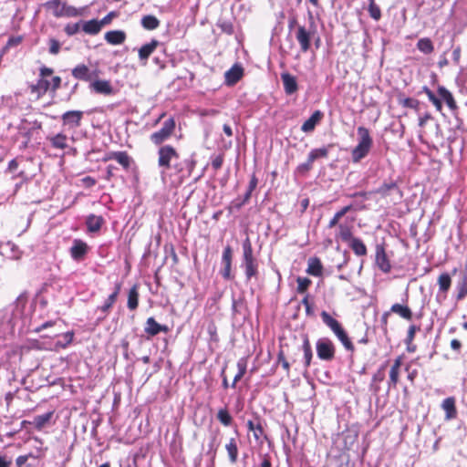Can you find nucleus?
<instances>
[{
	"instance_id": "1",
	"label": "nucleus",
	"mask_w": 467,
	"mask_h": 467,
	"mask_svg": "<svg viewBox=\"0 0 467 467\" xmlns=\"http://www.w3.org/2000/svg\"><path fill=\"white\" fill-rule=\"evenodd\" d=\"M53 74L54 69L52 67L47 66L40 67L36 83L29 86L30 93L37 99L42 98L48 91L55 94L61 88L62 79L59 76H54L49 81L47 78Z\"/></svg>"
},
{
	"instance_id": "2",
	"label": "nucleus",
	"mask_w": 467,
	"mask_h": 467,
	"mask_svg": "<svg viewBox=\"0 0 467 467\" xmlns=\"http://www.w3.org/2000/svg\"><path fill=\"white\" fill-rule=\"evenodd\" d=\"M357 132L358 141L351 150V161L353 163H358L361 160L366 158L373 146V139L368 128L359 126L357 129Z\"/></svg>"
},
{
	"instance_id": "3",
	"label": "nucleus",
	"mask_w": 467,
	"mask_h": 467,
	"mask_svg": "<svg viewBox=\"0 0 467 467\" xmlns=\"http://www.w3.org/2000/svg\"><path fill=\"white\" fill-rule=\"evenodd\" d=\"M243 268L244 270L246 281L252 278H257L259 275V263L254 254L252 242L249 237H246L243 244Z\"/></svg>"
},
{
	"instance_id": "4",
	"label": "nucleus",
	"mask_w": 467,
	"mask_h": 467,
	"mask_svg": "<svg viewBox=\"0 0 467 467\" xmlns=\"http://www.w3.org/2000/svg\"><path fill=\"white\" fill-rule=\"evenodd\" d=\"M422 92L426 94L429 100L435 107L436 110L439 112L442 111V102L441 99L444 100L447 107L452 111H456L458 109L457 102L452 95V93L447 89L444 86H439L437 88V93L441 99H439L428 87L424 86L422 88Z\"/></svg>"
},
{
	"instance_id": "5",
	"label": "nucleus",
	"mask_w": 467,
	"mask_h": 467,
	"mask_svg": "<svg viewBox=\"0 0 467 467\" xmlns=\"http://www.w3.org/2000/svg\"><path fill=\"white\" fill-rule=\"evenodd\" d=\"M320 316L323 323L331 329V331L336 335L337 339L341 342L343 347L348 351L354 352L355 347L352 341L350 340L349 337L348 336V333L340 324V322L337 321L333 317H331L330 314L327 313V311H322Z\"/></svg>"
},
{
	"instance_id": "6",
	"label": "nucleus",
	"mask_w": 467,
	"mask_h": 467,
	"mask_svg": "<svg viewBox=\"0 0 467 467\" xmlns=\"http://www.w3.org/2000/svg\"><path fill=\"white\" fill-rule=\"evenodd\" d=\"M45 7L51 10L55 17H76L80 15L78 8L69 5L65 0H48L45 3Z\"/></svg>"
},
{
	"instance_id": "7",
	"label": "nucleus",
	"mask_w": 467,
	"mask_h": 467,
	"mask_svg": "<svg viewBox=\"0 0 467 467\" xmlns=\"http://www.w3.org/2000/svg\"><path fill=\"white\" fill-rule=\"evenodd\" d=\"M176 122L173 117L167 119L161 130L153 132L150 136V141L157 146H162L161 144L168 140L175 131Z\"/></svg>"
},
{
	"instance_id": "8",
	"label": "nucleus",
	"mask_w": 467,
	"mask_h": 467,
	"mask_svg": "<svg viewBox=\"0 0 467 467\" xmlns=\"http://www.w3.org/2000/svg\"><path fill=\"white\" fill-rule=\"evenodd\" d=\"M180 159V153L171 145H162L158 150V165L164 170H170L172 167V161Z\"/></svg>"
},
{
	"instance_id": "9",
	"label": "nucleus",
	"mask_w": 467,
	"mask_h": 467,
	"mask_svg": "<svg viewBox=\"0 0 467 467\" xmlns=\"http://www.w3.org/2000/svg\"><path fill=\"white\" fill-rule=\"evenodd\" d=\"M316 349L317 357L321 360L331 361L335 358L336 347L327 337L319 338L316 343Z\"/></svg>"
},
{
	"instance_id": "10",
	"label": "nucleus",
	"mask_w": 467,
	"mask_h": 467,
	"mask_svg": "<svg viewBox=\"0 0 467 467\" xmlns=\"http://www.w3.org/2000/svg\"><path fill=\"white\" fill-rule=\"evenodd\" d=\"M403 355L398 356L392 362L389 371V379H388V388L389 389H395L400 383V372L401 366L403 363Z\"/></svg>"
},
{
	"instance_id": "11",
	"label": "nucleus",
	"mask_w": 467,
	"mask_h": 467,
	"mask_svg": "<svg viewBox=\"0 0 467 467\" xmlns=\"http://www.w3.org/2000/svg\"><path fill=\"white\" fill-rule=\"evenodd\" d=\"M263 423L264 420L257 413H254V419L249 420L246 423L248 431L253 432L256 441H262V439L267 440Z\"/></svg>"
},
{
	"instance_id": "12",
	"label": "nucleus",
	"mask_w": 467,
	"mask_h": 467,
	"mask_svg": "<svg viewBox=\"0 0 467 467\" xmlns=\"http://www.w3.org/2000/svg\"><path fill=\"white\" fill-rule=\"evenodd\" d=\"M99 73V70L91 71L85 64H78L71 70V74L76 79L90 83L94 78H98Z\"/></svg>"
},
{
	"instance_id": "13",
	"label": "nucleus",
	"mask_w": 467,
	"mask_h": 467,
	"mask_svg": "<svg viewBox=\"0 0 467 467\" xmlns=\"http://www.w3.org/2000/svg\"><path fill=\"white\" fill-rule=\"evenodd\" d=\"M232 261H233V250L230 245H227L223 252L222 263L223 268L221 270V275L225 280H231L232 275Z\"/></svg>"
},
{
	"instance_id": "14",
	"label": "nucleus",
	"mask_w": 467,
	"mask_h": 467,
	"mask_svg": "<svg viewBox=\"0 0 467 467\" xmlns=\"http://www.w3.org/2000/svg\"><path fill=\"white\" fill-rule=\"evenodd\" d=\"M89 88L95 93L106 96L112 95L115 92L110 81L106 79L94 78Z\"/></svg>"
},
{
	"instance_id": "15",
	"label": "nucleus",
	"mask_w": 467,
	"mask_h": 467,
	"mask_svg": "<svg viewBox=\"0 0 467 467\" xmlns=\"http://www.w3.org/2000/svg\"><path fill=\"white\" fill-rule=\"evenodd\" d=\"M296 39L300 45L302 52L306 53L311 47V32L308 31L304 26H298L296 33Z\"/></svg>"
},
{
	"instance_id": "16",
	"label": "nucleus",
	"mask_w": 467,
	"mask_h": 467,
	"mask_svg": "<svg viewBox=\"0 0 467 467\" xmlns=\"http://www.w3.org/2000/svg\"><path fill=\"white\" fill-rule=\"evenodd\" d=\"M88 246L81 239H75L70 248V255L75 261H81L88 254Z\"/></svg>"
},
{
	"instance_id": "17",
	"label": "nucleus",
	"mask_w": 467,
	"mask_h": 467,
	"mask_svg": "<svg viewBox=\"0 0 467 467\" xmlns=\"http://www.w3.org/2000/svg\"><path fill=\"white\" fill-rule=\"evenodd\" d=\"M144 331L149 337H155L161 332L168 333L170 328L165 325L159 324L154 317H150L146 320Z\"/></svg>"
},
{
	"instance_id": "18",
	"label": "nucleus",
	"mask_w": 467,
	"mask_h": 467,
	"mask_svg": "<svg viewBox=\"0 0 467 467\" xmlns=\"http://www.w3.org/2000/svg\"><path fill=\"white\" fill-rule=\"evenodd\" d=\"M83 112L80 110H68L62 115L63 124L69 128H78L81 125Z\"/></svg>"
},
{
	"instance_id": "19",
	"label": "nucleus",
	"mask_w": 467,
	"mask_h": 467,
	"mask_svg": "<svg viewBox=\"0 0 467 467\" xmlns=\"http://www.w3.org/2000/svg\"><path fill=\"white\" fill-rule=\"evenodd\" d=\"M121 290V283L115 284L113 292L108 296L104 304L98 307L103 314L108 315L114 304L117 302L119 295Z\"/></svg>"
},
{
	"instance_id": "20",
	"label": "nucleus",
	"mask_w": 467,
	"mask_h": 467,
	"mask_svg": "<svg viewBox=\"0 0 467 467\" xmlns=\"http://www.w3.org/2000/svg\"><path fill=\"white\" fill-rule=\"evenodd\" d=\"M376 265L383 273H389L391 270L390 262L387 256L386 251L382 246L376 248Z\"/></svg>"
},
{
	"instance_id": "21",
	"label": "nucleus",
	"mask_w": 467,
	"mask_h": 467,
	"mask_svg": "<svg viewBox=\"0 0 467 467\" xmlns=\"http://www.w3.org/2000/svg\"><path fill=\"white\" fill-rule=\"evenodd\" d=\"M441 409L445 412V420H451L457 418L458 411L456 408V400L454 397H448L443 400Z\"/></svg>"
},
{
	"instance_id": "22",
	"label": "nucleus",
	"mask_w": 467,
	"mask_h": 467,
	"mask_svg": "<svg viewBox=\"0 0 467 467\" xmlns=\"http://www.w3.org/2000/svg\"><path fill=\"white\" fill-rule=\"evenodd\" d=\"M244 76V68L239 65H234L225 72V82L229 86L236 84Z\"/></svg>"
},
{
	"instance_id": "23",
	"label": "nucleus",
	"mask_w": 467,
	"mask_h": 467,
	"mask_svg": "<svg viewBox=\"0 0 467 467\" xmlns=\"http://www.w3.org/2000/svg\"><path fill=\"white\" fill-rule=\"evenodd\" d=\"M104 38L108 44L117 46L125 42L127 35L123 30H110L105 33Z\"/></svg>"
},
{
	"instance_id": "24",
	"label": "nucleus",
	"mask_w": 467,
	"mask_h": 467,
	"mask_svg": "<svg viewBox=\"0 0 467 467\" xmlns=\"http://www.w3.org/2000/svg\"><path fill=\"white\" fill-rule=\"evenodd\" d=\"M105 220L101 215L89 214L86 218V226L88 233H98L100 231Z\"/></svg>"
},
{
	"instance_id": "25",
	"label": "nucleus",
	"mask_w": 467,
	"mask_h": 467,
	"mask_svg": "<svg viewBox=\"0 0 467 467\" xmlns=\"http://www.w3.org/2000/svg\"><path fill=\"white\" fill-rule=\"evenodd\" d=\"M320 110H316L301 126V130L306 133L312 132L323 118Z\"/></svg>"
},
{
	"instance_id": "26",
	"label": "nucleus",
	"mask_w": 467,
	"mask_h": 467,
	"mask_svg": "<svg viewBox=\"0 0 467 467\" xmlns=\"http://www.w3.org/2000/svg\"><path fill=\"white\" fill-rule=\"evenodd\" d=\"M390 312L398 315L407 321H410L413 318L412 310L407 304L395 303L391 306Z\"/></svg>"
},
{
	"instance_id": "27",
	"label": "nucleus",
	"mask_w": 467,
	"mask_h": 467,
	"mask_svg": "<svg viewBox=\"0 0 467 467\" xmlns=\"http://www.w3.org/2000/svg\"><path fill=\"white\" fill-rule=\"evenodd\" d=\"M285 92L287 95L296 93L298 89L296 78L289 73L281 74Z\"/></svg>"
},
{
	"instance_id": "28",
	"label": "nucleus",
	"mask_w": 467,
	"mask_h": 467,
	"mask_svg": "<svg viewBox=\"0 0 467 467\" xmlns=\"http://www.w3.org/2000/svg\"><path fill=\"white\" fill-rule=\"evenodd\" d=\"M225 450L228 454L229 462L232 464H235L238 462V440L236 438H230L228 442L225 444Z\"/></svg>"
},
{
	"instance_id": "29",
	"label": "nucleus",
	"mask_w": 467,
	"mask_h": 467,
	"mask_svg": "<svg viewBox=\"0 0 467 467\" xmlns=\"http://www.w3.org/2000/svg\"><path fill=\"white\" fill-rule=\"evenodd\" d=\"M54 413V410H50L45 414L36 416L32 421V425H34L38 431H42L46 426L50 424Z\"/></svg>"
},
{
	"instance_id": "30",
	"label": "nucleus",
	"mask_w": 467,
	"mask_h": 467,
	"mask_svg": "<svg viewBox=\"0 0 467 467\" xmlns=\"http://www.w3.org/2000/svg\"><path fill=\"white\" fill-rule=\"evenodd\" d=\"M160 45V42L156 39H152L150 43H147L139 49V58L141 61H146L155 49Z\"/></svg>"
},
{
	"instance_id": "31",
	"label": "nucleus",
	"mask_w": 467,
	"mask_h": 467,
	"mask_svg": "<svg viewBox=\"0 0 467 467\" xmlns=\"http://www.w3.org/2000/svg\"><path fill=\"white\" fill-rule=\"evenodd\" d=\"M306 273L313 276H321L323 274V265L318 257H310L307 262Z\"/></svg>"
},
{
	"instance_id": "32",
	"label": "nucleus",
	"mask_w": 467,
	"mask_h": 467,
	"mask_svg": "<svg viewBox=\"0 0 467 467\" xmlns=\"http://www.w3.org/2000/svg\"><path fill=\"white\" fill-rule=\"evenodd\" d=\"M47 140L54 149L65 150L68 147V139L64 133H57L54 136L47 137Z\"/></svg>"
},
{
	"instance_id": "33",
	"label": "nucleus",
	"mask_w": 467,
	"mask_h": 467,
	"mask_svg": "<svg viewBox=\"0 0 467 467\" xmlns=\"http://www.w3.org/2000/svg\"><path fill=\"white\" fill-rule=\"evenodd\" d=\"M113 158L114 161H116L125 171H129L131 164L133 163V159L131 156L124 150L116 151V154Z\"/></svg>"
},
{
	"instance_id": "34",
	"label": "nucleus",
	"mask_w": 467,
	"mask_h": 467,
	"mask_svg": "<svg viewBox=\"0 0 467 467\" xmlns=\"http://www.w3.org/2000/svg\"><path fill=\"white\" fill-rule=\"evenodd\" d=\"M139 288L137 285H134L128 294L127 306L130 311H134L139 306Z\"/></svg>"
},
{
	"instance_id": "35",
	"label": "nucleus",
	"mask_w": 467,
	"mask_h": 467,
	"mask_svg": "<svg viewBox=\"0 0 467 467\" xmlns=\"http://www.w3.org/2000/svg\"><path fill=\"white\" fill-rule=\"evenodd\" d=\"M302 350L304 352L305 367L308 368L311 365V361L313 358V352H312L311 343H310V340H309V337L307 335L304 336Z\"/></svg>"
},
{
	"instance_id": "36",
	"label": "nucleus",
	"mask_w": 467,
	"mask_h": 467,
	"mask_svg": "<svg viewBox=\"0 0 467 467\" xmlns=\"http://www.w3.org/2000/svg\"><path fill=\"white\" fill-rule=\"evenodd\" d=\"M349 247L352 249L354 254L358 256H364L367 254L368 250L363 243V241L359 238H355L348 243Z\"/></svg>"
},
{
	"instance_id": "37",
	"label": "nucleus",
	"mask_w": 467,
	"mask_h": 467,
	"mask_svg": "<svg viewBox=\"0 0 467 467\" xmlns=\"http://www.w3.org/2000/svg\"><path fill=\"white\" fill-rule=\"evenodd\" d=\"M216 419L219 420V422L222 425H223L225 427L232 426L233 422H234V418L230 414V412L226 407L219 409V410L216 414Z\"/></svg>"
},
{
	"instance_id": "38",
	"label": "nucleus",
	"mask_w": 467,
	"mask_h": 467,
	"mask_svg": "<svg viewBox=\"0 0 467 467\" xmlns=\"http://www.w3.org/2000/svg\"><path fill=\"white\" fill-rule=\"evenodd\" d=\"M101 28L102 26L97 19L86 21L82 26L83 31L88 35H97L100 32Z\"/></svg>"
},
{
	"instance_id": "39",
	"label": "nucleus",
	"mask_w": 467,
	"mask_h": 467,
	"mask_svg": "<svg viewBox=\"0 0 467 467\" xmlns=\"http://www.w3.org/2000/svg\"><path fill=\"white\" fill-rule=\"evenodd\" d=\"M160 20L152 15H147L141 18V26L146 30H154L160 26Z\"/></svg>"
},
{
	"instance_id": "40",
	"label": "nucleus",
	"mask_w": 467,
	"mask_h": 467,
	"mask_svg": "<svg viewBox=\"0 0 467 467\" xmlns=\"http://www.w3.org/2000/svg\"><path fill=\"white\" fill-rule=\"evenodd\" d=\"M417 48L425 55H430L434 51V46L431 38L422 37L417 42Z\"/></svg>"
},
{
	"instance_id": "41",
	"label": "nucleus",
	"mask_w": 467,
	"mask_h": 467,
	"mask_svg": "<svg viewBox=\"0 0 467 467\" xmlns=\"http://www.w3.org/2000/svg\"><path fill=\"white\" fill-rule=\"evenodd\" d=\"M439 290L447 293L451 285V277L448 273H442L438 277Z\"/></svg>"
},
{
	"instance_id": "42",
	"label": "nucleus",
	"mask_w": 467,
	"mask_h": 467,
	"mask_svg": "<svg viewBox=\"0 0 467 467\" xmlns=\"http://www.w3.org/2000/svg\"><path fill=\"white\" fill-rule=\"evenodd\" d=\"M328 156V147H322L318 149L312 150L307 158L309 159L310 162L316 161L318 159H326Z\"/></svg>"
},
{
	"instance_id": "43",
	"label": "nucleus",
	"mask_w": 467,
	"mask_h": 467,
	"mask_svg": "<svg viewBox=\"0 0 467 467\" xmlns=\"http://www.w3.org/2000/svg\"><path fill=\"white\" fill-rule=\"evenodd\" d=\"M246 367H247L246 359L241 358L238 360V362H237L238 372L234 378V380L231 385L232 388L234 389L236 387V383L239 380H241V379L244 376V374L246 373Z\"/></svg>"
},
{
	"instance_id": "44",
	"label": "nucleus",
	"mask_w": 467,
	"mask_h": 467,
	"mask_svg": "<svg viewBox=\"0 0 467 467\" xmlns=\"http://www.w3.org/2000/svg\"><path fill=\"white\" fill-rule=\"evenodd\" d=\"M392 190H397L400 193H401L397 182L392 181L389 182H384L379 188L377 189L376 192L381 195L382 197H386L389 195V192Z\"/></svg>"
},
{
	"instance_id": "45",
	"label": "nucleus",
	"mask_w": 467,
	"mask_h": 467,
	"mask_svg": "<svg viewBox=\"0 0 467 467\" xmlns=\"http://www.w3.org/2000/svg\"><path fill=\"white\" fill-rule=\"evenodd\" d=\"M338 236L339 238L346 243L351 242V240L355 239L356 237H353L351 227L346 225V224H339L338 225Z\"/></svg>"
},
{
	"instance_id": "46",
	"label": "nucleus",
	"mask_w": 467,
	"mask_h": 467,
	"mask_svg": "<svg viewBox=\"0 0 467 467\" xmlns=\"http://www.w3.org/2000/svg\"><path fill=\"white\" fill-rule=\"evenodd\" d=\"M399 104L404 108L413 109L418 110L420 106V101L416 99L412 98H404L402 95H399L398 97Z\"/></svg>"
},
{
	"instance_id": "47",
	"label": "nucleus",
	"mask_w": 467,
	"mask_h": 467,
	"mask_svg": "<svg viewBox=\"0 0 467 467\" xmlns=\"http://www.w3.org/2000/svg\"><path fill=\"white\" fill-rule=\"evenodd\" d=\"M368 11L371 18L379 21L381 17V10L379 6L375 3V0H369Z\"/></svg>"
},
{
	"instance_id": "48",
	"label": "nucleus",
	"mask_w": 467,
	"mask_h": 467,
	"mask_svg": "<svg viewBox=\"0 0 467 467\" xmlns=\"http://www.w3.org/2000/svg\"><path fill=\"white\" fill-rule=\"evenodd\" d=\"M457 300H462L467 296V277L462 276L457 285Z\"/></svg>"
},
{
	"instance_id": "49",
	"label": "nucleus",
	"mask_w": 467,
	"mask_h": 467,
	"mask_svg": "<svg viewBox=\"0 0 467 467\" xmlns=\"http://www.w3.org/2000/svg\"><path fill=\"white\" fill-rule=\"evenodd\" d=\"M296 282H297L296 291L299 294H305L306 292V290L308 289V287L310 286V285L312 284V281L309 278L301 277V276L297 277Z\"/></svg>"
},
{
	"instance_id": "50",
	"label": "nucleus",
	"mask_w": 467,
	"mask_h": 467,
	"mask_svg": "<svg viewBox=\"0 0 467 467\" xmlns=\"http://www.w3.org/2000/svg\"><path fill=\"white\" fill-rule=\"evenodd\" d=\"M389 361H385L372 376V382H382L385 379V368Z\"/></svg>"
},
{
	"instance_id": "51",
	"label": "nucleus",
	"mask_w": 467,
	"mask_h": 467,
	"mask_svg": "<svg viewBox=\"0 0 467 467\" xmlns=\"http://www.w3.org/2000/svg\"><path fill=\"white\" fill-rule=\"evenodd\" d=\"M217 26L225 34H234V26L230 21H219Z\"/></svg>"
},
{
	"instance_id": "52",
	"label": "nucleus",
	"mask_w": 467,
	"mask_h": 467,
	"mask_svg": "<svg viewBox=\"0 0 467 467\" xmlns=\"http://www.w3.org/2000/svg\"><path fill=\"white\" fill-rule=\"evenodd\" d=\"M420 330V326L410 325L407 331L405 342H413L416 333L419 332Z\"/></svg>"
},
{
	"instance_id": "53",
	"label": "nucleus",
	"mask_w": 467,
	"mask_h": 467,
	"mask_svg": "<svg viewBox=\"0 0 467 467\" xmlns=\"http://www.w3.org/2000/svg\"><path fill=\"white\" fill-rule=\"evenodd\" d=\"M49 44V53L52 55H57L60 51L61 45L58 40L55 38H50L48 41Z\"/></svg>"
},
{
	"instance_id": "54",
	"label": "nucleus",
	"mask_w": 467,
	"mask_h": 467,
	"mask_svg": "<svg viewBox=\"0 0 467 467\" xmlns=\"http://www.w3.org/2000/svg\"><path fill=\"white\" fill-rule=\"evenodd\" d=\"M405 370L408 372L407 374V379L410 381L411 385L414 384L415 379L418 377V369L413 368L410 369V364H407L405 367Z\"/></svg>"
},
{
	"instance_id": "55",
	"label": "nucleus",
	"mask_w": 467,
	"mask_h": 467,
	"mask_svg": "<svg viewBox=\"0 0 467 467\" xmlns=\"http://www.w3.org/2000/svg\"><path fill=\"white\" fill-rule=\"evenodd\" d=\"M224 161V155L223 153H221L217 156H215L212 161V167L214 171H218L222 168L223 163Z\"/></svg>"
},
{
	"instance_id": "56",
	"label": "nucleus",
	"mask_w": 467,
	"mask_h": 467,
	"mask_svg": "<svg viewBox=\"0 0 467 467\" xmlns=\"http://www.w3.org/2000/svg\"><path fill=\"white\" fill-rule=\"evenodd\" d=\"M313 167V162L309 161L307 158L306 161L297 166L296 171L300 174H306Z\"/></svg>"
},
{
	"instance_id": "57",
	"label": "nucleus",
	"mask_w": 467,
	"mask_h": 467,
	"mask_svg": "<svg viewBox=\"0 0 467 467\" xmlns=\"http://www.w3.org/2000/svg\"><path fill=\"white\" fill-rule=\"evenodd\" d=\"M66 34L67 36H73L77 34L79 30V24L78 23H70L67 24L64 28Z\"/></svg>"
},
{
	"instance_id": "58",
	"label": "nucleus",
	"mask_w": 467,
	"mask_h": 467,
	"mask_svg": "<svg viewBox=\"0 0 467 467\" xmlns=\"http://www.w3.org/2000/svg\"><path fill=\"white\" fill-rule=\"evenodd\" d=\"M116 16H117V13L114 11H111L108 15H106L101 20H99V24L101 25V26L109 25L111 23L112 19Z\"/></svg>"
},
{
	"instance_id": "59",
	"label": "nucleus",
	"mask_w": 467,
	"mask_h": 467,
	"mask_svg": "<svg viewBox=\"0 0 467 467\" xmlns=\"http://www.w3.org/2000/svg\"><path fill=\"white\" fill-rule=\"evenodd\" d=\"M461 56H462V48L460 46H458L452 51V60L455 65L460 64Z\"/></svg>"
},
{
	"instance_id": "60",
	"label": "nucleus",
	"mask_w": 467,
	"mask_h": 467,
	"mask_svg": "<svg viewBox=\"0 0 467 467\" xmlns=\"http://www.w3.org/2000/svg\"><path fill=\"white\" fill-rule=\"evenodd\" d=\"M278 362L281 363L282 368L288 373L290 370V364L285 358L283 352L278 354Z\"/></svg>"
},
{
	"instance_id": "61",
	"label": "nucleus",
	"mask_w": 467,
	"mask_h": 467,
	"mask_svg": "<svg viewBox=\"0 0 467 467\" xmlns=\"http://www.w3.org/2000/svg\"><path fill=\"white\" fill-rule=\"evenodd\" d=\"M342 218V216L340 215V213H338L337 212L334 214V216L330 219L329 223H328V228H333L337 225H339V220Z\"/></svg>"
},
{
	"instance_id": "62",
	"label": "nucleus",
	"mask_w": 467,
	"mask_h": 467,
	"mask_svg": "<svg viewBox=\"0 0 467 467\" xmlns=\"http://www.w3.org/2000/svg\"><path fill=\"white\" fill-rule=\"evenodd\" d=\"M257 184H258V179H257L256 175L254 173L251 176L247 191L253 192L254 190L256 188Z\"/></svg>"
},
{
	"instance_id": "63",
	"label": "nucleus",
	"mask_w": 467,
	"mask_h": 467,
	"mask_svg": "<svg viewBox=\"0 0 467 467\" xmlns=\"http://www.w3.org/2000/svg\"><path fill=\"white\" fill-rule=\"evenodd\" d=\"M430 119H432L431 114L430 112L424 113L423 116L420 117L419 119V126L424 127L427 121H429Z\"/></svg>"
},
{
	"instance_id": "64",
	"label": "nucleus",
	"mask_w": 467,
	"mask_h": 467,
	"mask_svg": "<svg viewBox=\"0 0 467 467\" xmlns=\"http://www.w3.org/2000/svg\"><path fill=\"white\" fill-rule=\"evenodd\" d=\"M260 467H272L271 457L269 454L263 455Z\"/></svg>"
}]
</instances>
